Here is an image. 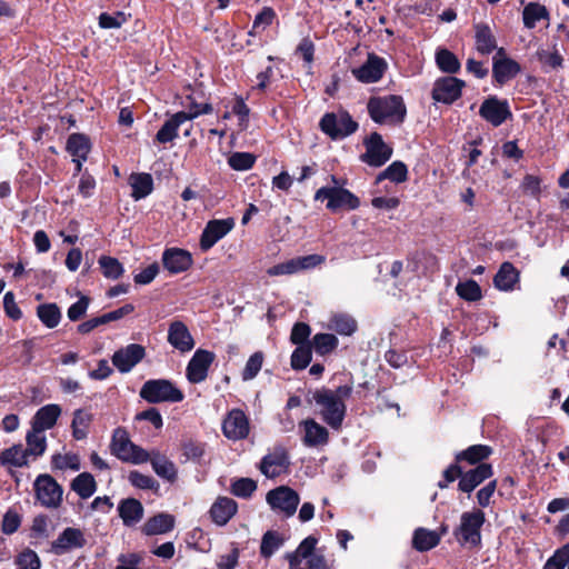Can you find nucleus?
<instances>
[{"instance_id": "f257e3e1", "label": "nucleus", "mask_w": 569, "mask_h": 569, "mask_svg": "<svg viewBox=\"0 0 569 569\" xmlns=\"http://www.w3.org/2000/svg\"><path fill=\"white\" fill-rule=\"evenodd\" d=\"M352 391L351 385H341L335 390L322 387L312 392L320 419L333 431L339 432L342 429L347 416L345 401L351 397Z\"/></svg>"}, {"instance_id": "f03ea898", "label": "nucleus", "mask_w": 569, "mask_h": 569, "mask_svg": "<svg viewBox=\"0 0 569 569\" xmlns=\"http://www.w3.org/2000/svg\"><path fill=\"white\" fill-rule=\"evenodd\" d=\"M367 110L372 121L378 124H400L407 117L403 98L398 94L371 97L368 100Z\"/></svg>"}, {"instance_id": "7ed1b4c3", "label": "nucleus", "mask_w": 569, "mask_h": 569, "mask_svg": "<svg viewBox=\"0 0 569 569\" xmlns=\"http://www.w3.org/2000/svg\"><path fill=\"white\" fill-rule=\"evenodd\" d=\"M486 515L481 509L462 512L460 525L455 528L453 536L461 547L478 549L481 547V528Z\"/></svg>"}, {"instance_id": "20e7f679", "label": "nucleus", "mask_w": 569, "mask_h": 569, "mask_svg": "<svg viewBox=\"0 0 569 569\" xmlns=\"http://www.w3.org/2000/svg\"><path fill=\"white\" fill-rule=\"evenodd\" d=\"M110 452L119 460L134 465L144 463L150 458L147 450L130 440L128 431L122 427L116 428L112 432Z\"/></svg>"}, {"instance_id": "39448f33", "label": "nucleus", "mask_w": 569, "mask_h": 569, "mask_svg": "<svg viewBox=\"0 0 569 569\" xmlns=\"http://www.w3.org/2000/svg\"><path fill=\"white\" fill-rule=\"evenodd\" d=\"M140 398L148 403L181 402L184 399L183 392L168 379H149L139 391Z\"/></svg>"}, {"instance_id": "423d86ee", "label": "nucleus", "mask_w": 569, "mask_h": 569, "mask_svg": "<svg viewBox=\"0 0 569 569\" xmlns=\"http://www.w3.org/2000/svg\"><path fill=\"white\" fill-rule=\"evenodd\" d=\"M320 130L332 140H342L353 134L359 124L348 111L327 112L319 121Z\"/></svg>"}, {"instance_id": "0eeeda50", "label": "nucleus", "mask_w": 569, "mask_h": 569, "mask_svg": "<svg viewBox=\"0 0 569 569\" xmlns=\"http://www.w3.org/2000/svg\"><path fill=\"white\" fill-rule=\"evenodd\" d=\"M33 491L37 501L44 508L57 509L62 505L63 488L48 473H41L36 478Z\"/></svg>"}, {"instance_id": "6e6552de", "label": "nucleus", "mask_w": 569, "mask_h": 569, "mask_svg": "<svg viewBox=\"0 0 569 569\" xmlns=\"http://www.w3.org/2000/svg\"><path fill=\"white\" fill-rule=\"evenodd\" d=\"M327 199V209L336 212L339 209L356 210L360 206L359 198L342 187H322L315 193V200Z\"/></svg>"}, {"instance_id": "1a4fd4ad", "label": "nucleus", "mask_w": 569, "mask_h": 569, "mask_svg": "<svg viewBox=\"0 0 569 569\" xmlns=\"http://www.w3.org/2000/svg\"><path fill=\"white\" fill-rule=\"evenodd\" d=\"M366 152L360 154V161L373 167H382L392 156V148L385 143L382 136L372 132L363 140Z\"/></svg>"}, {"instance_id": "9d476101", "label": "nucleus", "mask_w": 569, "mask_h": 569, "mask_svg": "<svg viewBox=\"0 0 569 569\" xmlns=\"http://www.w3.org/2000/svg\"><path fill=\"white\" fill-rule=\"evenodd\" d=\"M466 82L452 76H445L436 79L431 90V98L435 102L450 106L462 96Z\"/></svg>"}, {"instance_id": "9b49d317", "label": "nucleus", "mask_w": 569, "mask_h": 569, "mask_svg": "<svg viewBox=\"0 0 569 569\" xmlns=\"http://www.w3.org/2000/svg\"><path fill=\"white\" fill-rule=\"evenodd\" d=\"M479 116L492 127L497 128L512 118V112L507 99L497 96L486 98L479 108Z\"/></svg>"}, {"instance_id": "f8f14e48", "label": "nucleus", "mask_w": 569, "mask_h": 569, "mask_svg": "<svg viewBox=\"0 0 569 569\" xmlns=\"http://www.w3.org/2000/svg\"><path fill=\"white\" fill-rule=\"evenodd\" d=\"M289 467L290 457L287 449L282 446H276L272 451L262 457L259 463L260 472L269 479L287 473Z\"/></svg>"}, {"instance_id": "ddd939ff", "label": "nucleus", "mask_w": 569, "mask_h": 569, "mask_svg": "<svg viewBox=\"0 0 569 569\" xmlns=\"http://www.w3.org/2000/svg\"><path fill=\"white\" fill-rule=\"evenodd\" d=\"M266 499L271 509L283 512L286 517L295 515L300 502L298 492L288 486H280L270 490Z\"/></svg>"}, {"instance_id": "4468645a", "label": "nucleus", "mask_w": 569, "mask_h": 569, "mask_svg": "<svg viewBox=\"0 0 569 569\" xmlns=\"http://www.w3.org/2000/svg\"><path fill=\"white\" fill-rule=\"evenodd\" d=\"M216 359L212 351L206 349H197L189 360L186 368V377L190 383L203 382L209 372V368Z\"/></svg>"}, {"instance_id": "2eb2a0df", "label": "nucleus", "mask_w": 569, "mask_h": 569, "mask_svg": "<svg viewBox=\"0 0 569 569\" xmlns=\"http://www.w3.org/2000/svg\"><path fill=\"white\" fill-rule=\"evenodd\" d=\"M87 545L84 533L79 528L67 527L51 542V552L56 556H62L73 549H81Z\"/></svg>"}, {"instance_id": "dca6fc26", "label": "nucleus", "mask_w": 569, "mask_h": 569, "mask_svg": "<svg viewBox=\"0 0 569 569\" xmlns=\"http://www.w3.org/2000/svg\"><path fill=\"white\" fill-rule=\"evenodd\" d=\"M146 357V348L139 343H130L117 350L112 357V365L121 373L133 369Z\"/></svg>"}, {"instance_id": "f3484780", "label": "nucleus", "mask_w": 569, "mask_h": 569, "mask_svg": "<svg viewBox=\"0 0 569 569\" xmlns=\"http://www.w3.org/2000/svg\"><path fill=\"white\" fill-rule=\"evenodd\" d=\"M234 227L232 218L210 220L200 237V249L206 252L211 249L220 239L229 233Z\"/></svg>"}, {"instance_id": "a211bd4d", "label": "nucleus", "mask_w": 569, "mask_h": 569, "mask_svg": "<svg viewBox=\"0 0 569 569\" xmlns=\"http://www.w3.org/2000/svg\"><path fill=\"white\" fill-rule=\"evenodd\" d=\"M249 431V420L241 409H232L222 421L223 436L230 440L244 439Z\"/></svg>"}, {"instance_id": "6ab92c4d", "label": "nucleus", "mask_w": 569, "mask_h": 569, "mask_svg": "<svg viewBox=\"0 0 569 569\" xmlns=\"http://www.w3.org/2000/svg\"><path fill=\"white\" fill-rule=\"evenodd\" d=\"M161 261L163 268L170 274L186 272L193 264L192 254L186 249L176 247L164 249L162 252Z\"/></svg>"}, {"instance_id": "aec40b11", "label": "nucleus", "mask_w": 569, "mask_h": 569, "mask_svg": "<svg viewBox=\"0 0 569 569\" xmlns=\"http://www.w3.org/2000/svg\"><path fill=\"white\" fill-rule=\"evenodd\" d=\"M387 67L388 64L383 58L370 53L368 54L367 61L359 68L353 69L352 73L360 82L373 83L383 77Z\"/></svg>"}, {"instance_id": "412c9836", "label": "nucleus", "mask_w": 569, "mask_h": 569, "mask_svg": "<svg viewBox=\"0 0 569 569\" xmlns=\"http://www.w3.org/2000/svg\"><path fill=\"white\" fill-rule=\"evenodd\" d=\"M167 340L181 353L191 351L196 345L187 325L180 320H173L170 322Z\"/></svg>"}, {"instance_id": "4be33fe9", "label": "nucleus", "mask_w": 569, "mask_h": 569, "mask_svg": "<svg viewBox=\"0 0 569 569\" xmlns=\"http://www.w3.org/2000/svg\"><path fill=\"white\" fill-rule=\"evenodd\" d=\"M492 475L493 468L490 463H480L462 473L458 482V490L471 493L479 485L491 478Z\"/></svg>"}, {"instance_id": "5701e85b", "label": "nucleus", "mask_w": 569, "mask_h": 569, "mask_svg": "<svg viewBox=\"0 0 569 569\" xmlns=\"http://www.w3.org/2000/svg\"><path fill=\"white\" fill-rule=\"evenodd\" d=\"M303 430L302 442L308 448L326 446L329 442V431L326 427L317 422L312 418H308L300 422Z\"/></svg>"}, {"instance_id": "b1692460", "label": "nucleus", "mask_w": 569, "mask_h": 569, "mask_svg": "<svg viewBox=\"0 0 569 569\" xmlns=\"http://www.w3.org/2000/svg\"><path fill=\"white\" fill-rule=\"evenodd\" d=\"M238 503L229 497H218L209 510L211 520L219 527L226 526L237 513Z\"/></svg>"}, {"instance_id": "393cba45", "label": "nucleus", "mask_w": 569, "mask_h": 569, "mask_svg": "<svg viewBox=\"0 0 569 569\" xmlns=\"http://www.w3.org/2000/svg\"><path fill=\"white\" fill-rule=\"evenodd\" d=\"M521 72L520 64L508 57L493 58L492 78L496 83L502 86Z\"/></svg>"}, {"instance_id": "a878e982", "label": "nucleus", "mask_w": 569, "mask_h": 569, "mask_svg": "<svg viewBox=\"0 0 569 569\" xmlns=\"http://www.w3.org/2000/svg\"><path fill=\"white\" fill-rule=\"evenodd\" d=\"M117 510L126 527L136 526L141 521L144 515L142 503L136 498H124L120 500Z\"/></svg>"}, {"instance_id": "bb28decb", "label": "nucleus", "mask_w": 569, "mask_h": 569, "mask_svg": "<svg viewBox=\"0 0 569 569\" xmlns=\"http://www.w3.org/2000/svg\"><path fill=\"white\" fill-rule=\"evenodd\" d=\"M519 282V271L509 261L502 262L493 277V284L500 291H512Z\"/></svg>"}, {"instance_id": "cd10ccee", "label": "nucleus", "mask_w": 569, "mask_h": 569, "mask_svg": "<svg viewBox=\"0 0 569 569\" xmlns=\"http://www.w3.org/2000/svg\"><path fill=\"white\" fill-rule=\"evenodd\" d=\"M475 42L479 53L490 54L497 49V39L491 28L483 22L475 24Z\"/></svg>"}, {"instance_id": "c85d7f7f", "label": "nucleus", "mask_w": 569, "mask_h": 569, "mask_svg": "<svg viewBox=\"0 0 569 569\" xmlns=\"http://www.w3.org/2000/svg\"><path fill=\"white\" fill-rule=\"evenodd\" d=\"M174 527V517L169 513L160 512L149 518L141 528L146 536L163 535L171 531Z\"/></svg>"}, {"instance_id": "c756f323", "label": "nucleus", "mask_w": 569, "mask_h": 569, "mask_svg": "<svg viewBox=\"0 0 569 569\" xmlns=\"http://www.w3.org/2000/svg\"><path fill=\"white\" fill-rule=\"evenodd\" d=\"M60 415L61 408L59 405H46L33 416L31 427L42 431L51 429L57 423Z\"/></svg>"}, {"instance_id": "7c9ffc66", "label": "nucleus", "mask_w": 569, "mask_h": 569, "mask_svg": "<svg viewBox=\"0 0 569 569\" xmlns=\"http://www.w3.org/2000/svg\"><path fill=\"white\" fill-rule=\"evenodd\" d=\"M492 448L487 445H472L455 455L457 462L468 465L486 463L485 460L492 455Z\"/></svg>"}, {"instance_id": "2f4dec72", "label": "nucleus", "mask_w": 569, "mask_h": 569, "mask_svg": "<svg viewBox=\"0 0 569 569\" xmlns=\"http://www.w3.org/2000/svg\"><path fill=\"white\" fill-rule=\"evenodd\" d=\"M186 121L183 111L174 113L158 130L156 141L163 144L173 141L178 137L179 127Z\"/></svg>"}, {"instance_id": "473e14b6", "label": "nucleus", "mask_w": 569, "mask_h": 569, "mask_svg": "<svg viewBox=\"0 0 569 569\" xmlns=\"http://www.w3.org/2000/svg\"><path fill=\"white\" fill-rule=\"evenodd\" d=\"M129 183L132 189L131 197L134 200L146 198L153 190V179L150 173H132L129 178Z\"/></svg>"}, {"instance_id": "72a5a7b5", "label": "nucleus", "mask_w": 569, "mask_h": 569, "mask_svg": "<svg viewBox=\"0 0 569 569\" xmlns=\"http://www.w3.org/2000/svg\"><path fill=\"white\" fill-rule=\"evenodd\" d=\"M435 61L438 69L447 74H456L460 71L461 63L458 57L446 48H438L435 53Z\"/></svg>"}, {"instance_id": "f704fd0d", "label": "nucleus", "mask_w": 569, "mask_h": 569, "mask_svg": "<svg viewBox=\"0 0 569 569\" xmlns=\"http://www.w3.org/2000/svg\"><path fill=\"white\" fill-rule=\"evenodd\" d=\"M153 471L162 479L173 482L177 479V468L166 456L159 452L150 455L149 460Z\"/></svg>"}, {"instance_id": "c9c22d12", "label": "nucleus", "mask_w": 569, "mask_h": 569, "mask_svg": "<svg viewBox=\"0 0 569 569\" xmlns=\"http://www.w3.org/2000/svg\"><path fill=\"white\" fill-rule=\"evenodd\" d=\"M28 455L21 443L13 445L0 452V465L22 468L28 466Z\"/></svg>"}, {"instance_id": "e433bc0d", "label": "nucleus", "mask_w": 569, "mask_h": 569, "mask_svg": "<svg viewBox=\"0 0 569 569\" xmlns=\"http://www.w3.org/2000/svg\"><path fill=\"white\" fill-rule=\"evenodd\" d=\"M440 542V535L438 531L428 530L425 528H418L413 532L412 547L420 551H429L437 547Z\"/></svg>"}, {"instance_id": "4c0bfd02", "label": "nucleus", "mask_w": 569, "mask_h": 569, "mask_svg": "<svg viewBox=\"0 0 569 569\" xmlns=\"http://www.w3.org/2000/svg\"><path fill=\"white\" fill-rule=\"evenodd\" d=\"M40 322L48 329L56 328L62 318L60 308L54 302L40 303L36 309Z\"/></svg>"}, {"instance_id": "58836bf2", "label": "nucleus", "mask_w": 569, "mask_h": 569, "mask_svg": "<svg viewBox=\"0 0 569 569\" xmlns=\"http://www.w3.org/2000/svg\"><path fill=\"white\" fill-rule=\"evenodd\" d=\"M91 143L83 133H72L68 137L66 150L74 158L87 160Z\"/></svg>"}, {"instance_id": "ea45409f", "label": "nucleus", "mask_w": 569, "mask_h": 569, "mask_svg": "<svg viewBox=\"0 0 569 569\" xmlns=\"http://www.w3.org/2000/svg\"><path fill=\"white\" fill-rule=\"evenodd\" d=\"M70 487L81 499H88L96 492L97 482L91 473L82 472L71 481Z\"/></svg>"}, {"instance_id": "a19ab883", "label": "nucleus", "mask_w": 569, "mask_h": 569, "mask_svg": "<svg viewBox=\"0 0 569 569\" xmlns=\"http://www.w3.org/2000/svg\"><path fill=\"white\" fill-rule=\"evenodd\" d=\"M284 543V538L276 530H268L263 533L260 543V556L263 559L271 558Z\"/></svg>"}, {"instance_id": "79ce46f5", "label": "nucleus", "mask_w": 569, "mask_h": 569, "mask_svg": "<svg viewBox=\"0 0 569 569\" xmlns=\"http://www.w3.org/2000/svg\"><path fill=\"white\" fill-rule=\"evenodd\" d=\"M93 420L92 413L84 409H77L73 412V419L71 422L72 437L76 440L86 439L88 436V429Z\"/></svg>"}, {"instance_id": "37998d69", "label": "nucleus", "mask_w": 569, "mask_h": 569, "mask_svg": "<svg viewBox=\"0 0 569 569\" xmlns=\"http://www.w3.org/2000/svg\"><path fill=\"white\" fill-rule=\"evenodd\" d=\"M27 448L24 449L28 456L40 457L47 449V439L44 431L31 427L26 436Z\"/></svg>"}, {"instance_id": "c03bdc74", "label": "nucleus", "mask_w": 569, "mask_h": 569, "mask_svg": "<svg viewBox=\"0 0 569 569\" xmlns=\"http://www.w3.org/2000/svg\"><path fill=\"white\" fill-rule=\"evenodd\" d=\"M523 24L528 29H533L540 20H549L547 8L537 2L528 3L522 11Z\"/></svg>"}, {"instance_id": "a18cd8bd", "label": "nucleus", "mask_w": 569, "mask_h": 569, "mask_svg": "<svg viewBox=\"0 0 569 569\" xmlns=\"http://www.w3.org/2000/svg\"><path fill=\"white\" fill-rule=\"evenodd\" d=\"M385 179L396 183L405 182L408 179L407 166L402 161H393L377 176L376 182L379 183Z\"/></svg>"}, {"instance_id": "49530a36", "label": "nucleus", "mask_w": 569, "mask_h": 569, "mask_svg": "<svg viewBox=\"0 0 569 569\" xmlns=\"http://www.w3.org/2000/svg\"><path fill=\"white\" fill-rule=\"evenodd\" d=\"M357 328V321L349 315L338 313L330 319V329L341 336H351Z\"/></svg>"}, {"instance_id": "de8ad7c7", "label": "nucleus", "mask_w": 569, "mask_h": 569, "mask_svg": "<svg viewBox=\"0 0 569 569\" xmlns=\"http://www.w3.org/2000/svg\"><path fill=\"white\" fill-rule=\"evenodd\" d=\"M456 292L461 299L469 302H475L482 298L481 287L472 279L458 282Z\"/></svg>"}, {"instance_id": "09e8293b", "label": "nucleus", "mask_w": 569, "mask_h": 569, "mask_svg": "<svg viewBox=\"0 0 569 569\" xmlns=\"http://www.w3.org/2000/svg\"><path fill=\"white\" fill-rule=\"evenodd\" d=\"M338 346V338L332 333H317L312 338L311 348L325 356L333 351Z\"/></svg>"}, {"instance_id": "8fccbe9b", "label": "nucleus", "mask_w": 569, "mask_h": 569, "mask_svg": "<svg viewBox=\"0 0 569 569\" xmlns=\"http://www.w3.org/2000/svg\"><path fill=\"white\" fill-rule=\"evenodd\" d=\"M312 358L311 345L297 346L293 350L290 365L293 370H303L308 367Z\"/></svg>"}, {"instance_id": "3c124183", "label": "nucleus", "mask_w": 569, "mask_h": 569, "mask_svg": "<svg viewBox=\"0 0 569 569\" xmlns=\"http://www.w3.org/2000/svg\"><path fill=\"white\" fill-rule=\"evenodd\" d=\"M99 266L101 268L102 274L108 279H118L124 271L119 260L109 256H101L99 258Z\"/></svg>"}, {"instance_id": "603ef678", "label": "nucleus", "mask_w": 569, "mask_h": 569, "mask_svg": "<svg viewBox=\"0 0 569 569\" xmlns=\"http://www.w3.org/2000/svg\"><path fill=\"white\" fill-rule=\"evenodd\" d=\"M257 490V482L251 478H238L232 481L230 492L239 498L248 499Z\"/></svg>"}, {"instance_id": "864d4df0", "label": "nucleus", "mask_w": 569, "mask_h": 569, "mask_svg": "<svg viewBox=\"0 0 569 569\" xmlns=\"http://www.w3.org/2000/svg\"><path fill=\"white\" fill-rule=\"evenodd\" d=\"M51 466L53 469L66 470L71 469L78 471L81 467L80 458L76 453H56L51 457Z\"/></svg>"}, {"instance_id": "5fc2aeb1", "label": "nucleus", "mask_w": 569, "mask_h": 569, "mask_svg": "<svg viewBox=\"0 0 569 569\" xmlns=\"http://www.w3.org/2000/svg\"><path fill=\"white\" fill-rule=\"evenodd\" d=\"M128 480L133 487L142 490H152L153 492H158L160 487L159 482L151 476L143 475L138 470L130 471Z\"/></svg>"}, {"instance_id": "6e6d98bb", "label": "nucleus", "mask_w": 569, "mask_h": 569, "mask_svg": "<svg viewBox=\"0 0 569 569\" xmlns=\"http://www.w3.org/2000/svg\"><path fill=\"white\" fill-rule=\"evenodd\" d=\"M22 523V516L13 508H9L1 521V531L7 535L11 536L14 532H17Z\"/></svg>"}, {"instance_id": "4d7b16f0", "label": "nucleus", "mask_w": 569, "mask_h": 569, "mask_svg": "<svg viewBox=\"0 0 569 569\" xmlns=\"http://www.w3.org/2000/svg\"><path fill=\"white\" fill-rule=\"evenodd\" d=\"M256 162V156L250 152H233L228 158V164L237 171L249 170Z\"/></svg>"}, {"instance_id": "13d9d810", "label": "nucleus", "mask_w": 569, "mask_h": 569, "mask_svg": "<svg viewBox=\"0 0 569 569\" xmlns=\"http://www.w3.org/2000/svg\"><path fill=\"white\" fill-rule=\"evenodd\" d=\"M263 359L264 356L262 351H256L253 355L250 356L241 373L243 381H248L257 377V375L261 370Z\"/></svg>"}, {"instance_id": "bf43d9fd", "label": "nucleus", "mask_w": 569, "mask_h": 569, "mask_svg": "<svg viewBox=\"0 0 569 569\" xmlns=\"http://www.w3.org/2000/svg\"><path fill=\"white\" fill-rule=\"evenodd\" d=\"M18 569H40L41 560L37 552L30 548H26L16 557Z\"/></svg>"}, {"instance_id": "052dcab7", "label": "nucleus", "mask_w": 569, "mask_h": 569, "mask_svg": "<svg viewBox=\"0 0 569 569\" xmlns=\"http://www.w3.org/2000/svg\"><path fill=\"white\" fill-rule=\"evenodd\" d=\"M127 21V16L122 11H117L113 14L102 12L99 16V27L102 29H118Z\"/></svg>"}, {"instance_id": "680f3d73", "label": "nucleus", "mask_w": 569, "mask_h": 569, "mask_svg": "<svg viewBox=\"0 0 569 569\" xmlns=\"http://www.w3.org/2000/svg\"><path fill=\"white\" fill-rule=\"evenodd\" d=\"M182 450H183V456L188 460H192L194 462H200V460L202 459V457L206 452V443L189 440L182 445Z\"/></svg>"}, {"instance_id": "e2e57ef3", "label": "nucleus", "mask_w": 569, "mask_h": 569, "mask_svg": "<svg viewBox=\"0 0 569 569\" xmlns=\"http://www.w3.org/2000/svg\"><path fill=\"white\" fill-rule=\"evenodd\" d=\"M310 333L311 329L309 325L305 322H297L292 327L290 333V341L297 346L311 345L310 342H308Z\"/></svg>"}, {"instance_id": "0e129e2a", "label": "nucleus", "mask_w": 569, "mask_h": 569, "mask_svg": "<svg viewBox=\"0 0 569 569\" xmlns=\"http://www.w3.org/2000/svg\"><path fill=\"white\" fill-rule=\"evenodd\" d=\"M463 471L462 466L460 462H457L455 459V462L449 465L447 469H445L442 473V480L438 482V487L440 489H445L449 486V483L453 482L456 479H461Z\"/></svg>"}, {"instance_id": "69168bd1", "label": "nucleus", "mask_w": 569, "mask_h": 569, "mask_svg": "<svg viewBox=\"0 0 569 569\" xmlns=\"http://www.w3.org/2000/svg\"><path fill=\"white\" fill-rule=\"evenodd\" d=\"M520 188L525 194H529L535 199H539L541 193V179L533 174H526L522 179Z\"/></svg>"}, {"instance_id": "338daca9", "label": "nucleus", "mask_w": 569, "mask_h": 569, "mask_svg": "<svg viewBox=\"0 0 569 569\" xmlns=\"http://www.w3.org/2000/svg\"><path fill=\"white\" fill-rule=\"evenodd\" d=\"M90 301L88 296H80L78 301L68 308L67 316L69 320L73 322L80 320L86 315Z\"/></svg>"}, {"instance_id": "774afa93", "label": "nucleus", "mask_w": 569, "mask_h": 569, "mask_svg": "<svg viewBox=\"0 0 569 569\" xmlns=\"http://www.w3.org/2000/svg\"><path fill=\"white\" fill-rule=\"evenodd\" d=\"M240 551L237 543H231V551L219 557L217 569H234L239 562Z\"/></svg>"}]
</instances>
